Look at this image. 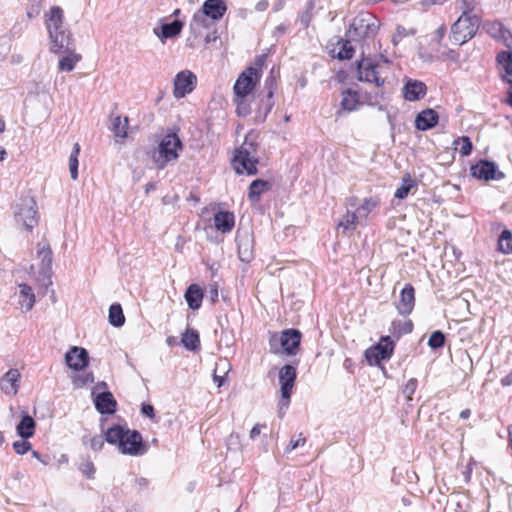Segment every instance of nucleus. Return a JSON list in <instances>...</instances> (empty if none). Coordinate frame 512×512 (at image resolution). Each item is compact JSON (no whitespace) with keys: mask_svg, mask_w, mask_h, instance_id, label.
<instances>
[{"mask_svg":"<svg viewBox=\"0 0 512 512\" xmlns=\"http://www.w3.org/2000/svg\"><path fill=\"white\" fill-rule=\"evenodd\" d=\"M49 36L50 51H66L72 43V34L64 23V12L59 6H53L44 14Z\"/></svg>","mask_w":512,"mask_h":512,"instance_id":"nucleus-1","label":"nucleus"},{"mask_svg":"<svg viewBox=\"0 0 512 512\" xmlns=\"http://www.w3.org/2000/svg\"><path fill=\"white\" fill-rule=\"evenodd\" d=\"M106 441L117 445L118 450L125 455L140 456L147 452V446L138 431L119 425H114L106 431Z\"/></svg>","mask_w":512,"mask_h":512,"instance_id":"nucleus-2","label":"nucleus"},{"mask_svg":"<svg viewBox=\"0 0 512 512\" xmlns=\"http://www.w3.org/2000/svg\"><path fill=\"white\" fill-rule=\"evenodd\" d=\"M257 143L256 135H246L242 145L235 150L232 166L237 174L255 175L257 173Z\"/></svg>","mask_w":512,"mask_h":512,"instance_id":"nucleus-3","label":"nucleus"},{"mask_svg":"<svg viewBox=\"0 0 512 512\" xmlns=\"http://www.w3.org/2000/svg\"><path fill=\"white\" fill-rule=\"evenodd\" d=\"M183 150L178 134L168 130L161 138L154 152L153 160L158 169H164L169 163L175 162Z\"/></svg>","mask_w":512,"mask_h":512,"instance_id":"nucleus-4","label":"nucleus"},{"mask_svg":"<svg viewBox=\"0 0 512 512\" xmlns=\"http://www.w3.org/2000/svg\"><path fill=\"white\" fill-rule=\"evenodd\" d=\"M391 61L383 54L379 60L370 57H364L358 62V80L374 84L376 87H382L385 84V65Z\"/></svg>","mask_w":512,"mask_h":512,"instance_id":"nucleus-5","label":"nucleus"},{"mask_svg":"<svg viewBox=\"0 0 512 512\" xmlns=\"http://www.w3.org/2000/svg\"><path fill=\"white\" fill-rule=\"evenodd\" d=\"M14 220L17 226L26 232H32V230L38 225V207L33 197H23L14 206Z\"/></svg>","mask_w":512,"mask_h":512,"instance_id":"nucleus-6","label":"nucleus"},{"mask_svg":"<svg viewBox=\"0 0 512 512\" xmlns=\"http://www.w3.org/2000/svg\"><path fill=\"white\" fill-rule=\"evenodd\" d=\"M378 21L369 13H362L353 19L347 37L356 42H366L375 37Z\"/></svg>","mask_w":512,"mask_h":512,"instance_id":"nucleus-7","label":"nucleus"},{"mask_svg":"<svg viewBox=\"0 0 512 512\" xmlns=\"http://www.w3.org/2000/svg\"><path fill=\"white\" fill-rule=\"evenodd\" d=\"M478 28V17L471 13L463 12L451 27L450 38L455 44L462 45L476 35Z\"/></svg>","mask_w":512,"mask_h":512,"instance_id":"nucleus-8","label":"nucleus"},{"mask_svg":"<svg viewBox=\"0 0 512 512\" xmlns=\"http://www.w3.org/2000/svg\"><path fill=\"white\" fill-rule=\"evenodd\" d=\"M301 333L296 329H286L280 335L273 334L269 341L270 352L287 355H296L301 341Z\"/></svg>","mask_w":512,"mask_h":512,"instance_id":"nucleus-9","label":"nucleus"},{"mask_svg":"<svg viewBox=\"0 0 512 512\" xmlns=\"http://www.w3.org/2000/svg\"><path fill=\"white\" fill-rule=\"evenodd\" d=\"M297 377L296 367L293 365H285L279 371V383L281 386V400L279 402L280 409L288 408L291 398L292 389Z\"/></svg>","mask_w":512,"mask_h":512,"instance_id":"nucleus-10","label":"nucleus"},{"mask_svg":"<svg viewBox=\"0 0 512 512\" xmlns=\"http://www.w3.org/2000/svg\"><path fill=\"white\" fill-rule=\"evenodd\" d=\"M261 78L260 69L250 66L246 68L237 78L233 91L234 95H247L255 88Z\"/></svg>","mask_w":512,"mask_h":512,"instance_id":"nucleus-11","label":"nucleus"},{"mask_svg":"<svg viewBox=\"0 0 512 512\" xmlns=\"http://www.w3.org/2000/svg\"><path fill=\"white\" fill-rule=\"evenodd\" d=\"M394 349V343L389 336L382 337L381 341L370 347L365 352V357L370 365H378L381 360L391 358Z\"/></svg>","mask_w":512,"mask_h":512,"instance_id":"nucleus-12","label":"nucleus"},{"mask_svg":"<svg viewBox=\"0 0 512 512\" xmlns=\"http://www.w3.org/2000/svg\"><path fill=\"white\" fill-rule=\"evenodd\" d=\"M197 77L190 70H183L176 74L173 81V95L181 99L190 94L196 87Z\"/></svg>","mask_w":512,"mask_h":512,"instance_id":"nucleus-13","label":"nucleus"},{"mask_svg":"<svg viewBox=\"0 0 512 512\" xmlns=\"http://www.w3.org/2000/svg\"><path fill=\"white\" fill-rule=\"evenodd\" d=\"M356 202L357 199L355 197H350L346 200V213L338 223V229L342 230V233L354 231L358 225H362L364 223L363 219L358 216V212L354 208L356 206Z\"/></svg>","mask_w":512,"mask_h":512,"instance_id":"nucleus-14","label":"nucleus"},{"mask_svg":"<svg viewBox=\"0 0 512 512\" xmlns=\"http://www.w3.org/2000/svg\"><path fill=\"white\" fill-rule=\"evenodd\" d=\"M238 255L242 262L249 263L254 259V239L248 230H238L236 234Z\"/></svg>","mask_w":512,"mask_h":512,"instance_id":"nucleus-15","label":"nucleus"},{"mask_svg":"<svg viewBox=\"0 0 512 512\" xmlns=\"http://www.w3.org/2000/svg\"><path fill=\"white\" fill-rule=\"evenodd\" d=\"M471 175L480 180H500L504 178V174L499 171L495 163L482 160L471 167Z\"/></svg>","mask_w":512,"mask_h":512,"instance_id":"nucleus-16","label":"nucleus"},{"mask_svg":"<svg viewBox=\"0 0 512 512\" xmlns=\"http://www.w3.org/2000/svg\"><path fill=\"white\" fill-rule=\"evenodd\" d=\"M65 362L70 369L81 371L89 364V355L85 348L73 346L65 354Z\"/></svg>","mask_w":512,"mask_h":512,"instance_id":"nucleus-17","label":"nucleus"},{"mask_svg":"<svg viewBox=\"0 0 512 512\" xmlns=\"http://www.w3.org/2000/svg\"><path fill=\"white\" fill-rule=\"evenodd\" d=\"M21 373L16 368L9 369L0 377V390L8 396H15L20 388Z\"/></svg>","mask_w":512,"mask_h":512,"instance_id":"nucleus-18","label":"nucleus"},{"mask_svg":"<svg viewBox=\"0 0 512 512\" xmlns=\"http://www.w3.org/2000/svg\"><path fill=\"white\" fill-rule=\"evenodd\" d=\"M415 305V290L411 284H406L401 290L400 298L395 303V307L399 314L409 315Z\"/></svg>","mask_w":512,"mask_h":512,"instance_id":"nucleus-19","label":"nucleus"},{"mask_svg":"<svg viewBox=\"0 0 512 512\" xmlns=\"http://www.w3.org/2000/svg\"><path fill=\"white\" fill-rule=\"evenodd\" d=\"M55 54H63L58 62V69L62 72H71L76 64L81 61L82 57L80 54L75 52L74 40L69 44L66 51H51Z\"/></svg>","mask_w":512,"mask_h":512,"instance_id":"nucleus-20","label":"nucleus"},{"mask_svg":"<svg viewBox=\"0 0 512 512\" xmlns=\"http://www.w3.org/2000/svg\"><path fill=\"white\" fill-rule=\"evenodd\" d=\"M487 33L507 47H512V34L499 21H490L485 24Z\"/></svg>","mask_w":512,"mask_h":512,"instance_id":"nucleus-21","label":"nucleus"},{"mask_svg":"<svg viewBox=\"0 0 512 512\" xmlns=\"http://www.w3.org/2000/svg\"><path fill=\"white\" fill-rule=\"evenodd\" d=\"M183 27L184 23L175 19L171 23H163L160 27H155L153 33L162 43H165L167 39L178 36Z\"/></svg>","mask_w":512,"mask_h":512,"instance_id":"nucleus-22","label":"nucleus"},{"mask_svg":"<svg viewBox=\"0 0 512 512\" xmlns=\"http://www.w3.org/2000/svg\"><path fill=\"white\" fill-rule=\"evenodd\" d=\"M36 422L25 409L21 410L20 421L16 425V433L22 439H29L35 434Z\"/></svg>","mask_w":512,"mask_h":512,"instance_id":"nucleus-23","label":"nucleus"},{"mask_svg":"<svg viewBox=\"0 0 512 512\" xmlns=\"http://www.w3.org/2000/svg\"><path fill=\"white\" fill-rule=\"evenodd\" d=\"M426 92L425 83L418 80H408L403 88V96L407 101H418L426 95Z\"/></svg>","mask_w":512,"mask_h":512,"instance_id":"nucleus-24","label":"nucleus"},{"mask_svg":"<svg viewBox=\"0 0 512 512\" xmlns=\"http://www.w3.org/2000/svg\"><path fill=\"white\" fill-rule=\"evenodd\" d=\"M18 304L22 312L27 313L34 307L36 302L33 289L27 284H19Z\"/></svg>","mask_w":512,"mask_h":512,"instance_id":"nucleus-25","label":"nucleus"},{"mask_svg":"<svg viewBox=\"0 0 512 512\" xmlns=\"http://www.w3.org/2000/svg\"><path fill=\"white\" fill-rule=\"evenodd\" d=\"M201 10L213 21H218L225 14L227 7L222 0H206Z\"/></svg>","mask_w":512,"mask_h":512,"instance_id":"nucleus-26","label":"nucleus"},{"mask_svg":"<svg viewBox=\"0 0 512 512\" xmlns=\"http://www.w3.org/2000/svg\"><path fill=\"white\" fill-rule=\"evenodd\" d=\"M214 226L222 233H229L235 226V216L229 211H218L214 215Z\"/></svg>","mask_w":512,"mask_h":512,"instance_id":"nucleus-27","label":"nucleus"},{"mask_svg":"<svg viewBox=\"0 0 512 512\" xmlns=\"http://www.w3.org/2000/svg\"><path fill=\"white\" fill-rule=\"evenodd\" d=\"M364 104L359 93L353 89H345L342 92L341 108L347 112L357 110Z\"/></svg>","mask_w":512,"mask_h":512,"instance_id":"nucleus-28","label":"nucleus"},{"mask_svg":"<svg viewBox=\"0 0 512 512\" xmlns=\"http://www.w3.org/2000/svg\"><path fill=\"white\" fill-rule=\"evenodd\" d=\"M438 122V114L433 109H426L420 112L415 119V126L418 130L433 128Z\"/></svg>","mask_w":512,"mask_h":512,"instance_id":"nucleus-29","label":"nucleus"},{"mask_svg":"<svg viewBox=\"0 0 512 512\" xmlns=\"http://www.w3.org/2000/svg\"><path fill=\"white\" fill-rule=\"evenodd\" d=\"M215 21L209 16L204 14L203 10H198L194 13L193 18L190 22V30L198 36L201 34V29H210Z\"/></svg>","mask_w":512,"mask_h":512,"instance_id":"nucleus-30","label":"nucleus"},{"mask_svg":"<svg viewBox=\"0 0 512 512\" xmlns=\"http://www.w3.org/2000/svg\"><path fill=\"white\" fill-rule=\"evenodd\" d=\"M185 300L190 309H199L203 300V291L201 287L197 284H191L185 292Z\"/></svg>","mask_w":512,"mask_h":512,"instance_id":"nucleus-31","label":"nucleus"},{"mask_svg":"<svg viewBox=\"0 0 512 512\" xmlns=\"http://www.w3.org/2000/svg\"><path fill=\"white\" fill-rule=\"evenodd\" d=\"M95 406L101 414H110L115 411L116 401L110 392H103L96 397Z\"/></svg>","mask_w":512,"mask_h":512,"instance_id":"nucleus-32","label":"nucleus"},{"mask_svg":"<svg viewBox=\"0 0 512 512\" xmlns=\"http://www.w3.org/2000/svg\"><path fill=\"white\" fill-rule=\"evenodd\" d=\"M274 106L273 91L270 89L265 97H263L258 105L255 119L258 122L265 121L267 115L270 113Z\"/></svg>","mask_w":512,"mask_h":512,"instance_id":"nucleus-33","label":"nucleus"},{"mask_svg":"<svg viewBox=\"0 0 512 512\" xmlns=\"http://www.w3.org/2000/svg\"><path fill=\"white\" fill-rule=\"evenodd\" d=\"M380 199L377 196H370L363 199L362 203L354 208L358 212V216L365 222L369 214L379 206Z\"/></svg>","mask_w":512,"mask_h":512,"instance_id":"nucleus-34","label":"nucleus"},{"mask_svg":"<svg viewBox=\"0 0 512 512\" xmlns=\"http://www.w3.org/2000/svg\"><path fill=\"white\" fill-rule=\"evenodd\" d=\"M181 342L187 350H198L200 347L198 332L194 329H187L186 332L182 335Z\"/></svg>","mask_w":512,"mask_h":512,"instance_id":"nucleus-35","label":"nucleus"},{"mask_svg":"<svg viewBox=\"0 0 512 512\" xmlns=\"http://www.w3.org/2000/svg\"><path fill=\"white\" fill-rule=\"evenodd\" d=\"M350 38L348 40L338 42L337 46L334 48L333 52H335V56L340 60H348L351 59L354 55L355 49L351 44Z\"/></svg>","mask_w":512,"mask_h":512,"instance_id":"nucleus-36","label":"nucleus"},{"mask_svg":"<svg viewBox=\"0 0 512 512\" xmlns=\"http://www.w3.org/2000/svg\"><path fill=\"white\" fill-rule=\"evenodd\" d=\"M109 323L114 327H121L125 323V317L120 304H112L109 308Z\"/></svg>","mask_w":512,"mask_h":512,"instance_id":"nucleus-37","label":"nucleus"},{"mask_svg":"<svg viewBox=\"0 0 512 512\" xmlns=\"http://www.w3.org/2000/svg\"><path fill=\"white\" fill-rule=\"evenodd\" d=\"M416 185H417L416 181L414 179H412L409 174H406L402 178L401 185L395 191V194H394L395 198L405 199L408 196L411 189L416 187Z\"/></svg>","mask_w":512,"mask_h":512,"instance_id":"nucleus-38","label":"nucleus"},{"mask_svg":"<svg viewBox=\"0 0 512 512\" xmlns=\"http://www.w3.org/2000/svg\"><path fill=\"white\" fill-rule=\"evenodd\" d=\"M413 330V323L411 320H394L391 323L390 331L393 335H396L398 338L403 334H408Z\"/></svg>","mask_w":512,"mask_h":512,"instance_id":"nucleus-39","label":"nucleus"},{"mask_svg":"<svg viewBox=\"0 0 512 512\" xmlns=\"http://www.w3.org/2000/svg\"><path fill=\"white\" fill-rule=\"evenodd\" d=\"M498 251L503 254H512V232L508 229L502 231L498 238Z\"/></svg>","mask_w":512,"mask_h":512,"instance_id":"nucleus-40","label":"nucleus"},{"mask_svg":"<svg viewBox=\"0 0 512 512\" xmlns=\"http://www.w3.org/2000/svg\"><path fill=\"white\" fill-rule=\"evenodd\" d=\"M128 130V118H122L121 116H116L112 119V131L116 137L126 138Z\"/></svg>","mask_w":512,"mask_h":512,"instance_id":"nucleus-41","label":"nucleus"},{"mask_svg":"<svg viewBox=\"0 0 512 512\" xmlns=\"http://www.w3.org/2000/svg\"><path fill=\"white\" fill-rule=\"evenodd\" d=\"M268 188V182L263 180H254L249 186L248 197L252 202L259 200L260 195Z\"/></svg>","mask_w":512,"mask_h":512,"instance_id":"nucleus-42","label":"nucleus"},{"mask_svg":"<svg viewBox=\"0 0 512 512\" xmlns=\"http://www.w3.org/2000/svg\"><path fill=\"white\" fill-rule=\"evenodd\" d=\"M236 104V113L238 116L245 117L251 113V106L247 95H234Z\"/></svg>","mask_w":512,"mask_h":512,"instance_id":"nucleus-43","label":"nucleus"},{"mask_svg":"<svg viewBox=\"0 0 512 512\" xmlns=\"http://www.w3.org/2000/svg\"><path fill=\"white\" fill-rule=\"evenodd\" d=\"M80 153V145L78 143L74 144L73 150L69 157V171L71 174V178L76 180L78 178V156Z\"/></svg>","mask_w":512,"mask_h":512,"instance_id":"nucleus-44","label":"nucleus"},{"mask_svg":"<svg viewBox=\"0 0 512 512\" xmlns=\"http://www.w3.org/2000/svg\"><path fill=\"white\" fill-rule=\"evenodd\" d=\"M454 145L456 146V149L459 150L462 156H468L472 151V143L469 137L467 136H462L456 139L454 141Z\"/></svg>","mask_w":512,"mask_h":512,"instance_id":"nucleus-45","label":"nucleus"},{"mask_svg":"<svg viewBox=\"0 0 512 512\" xmlns=\"http://www.w3.org/2000/svg\"><path fill=\"white\" fill-rule=\"evenodd\" d=\"M497 60L503 65L506 75L512 76V52L503 51L499 53Z\"/></svg>","mask_w":512,"mask_h":512,"instance_id":"nucleus-46","label":"nucleus"},{"mask_svg":"<svg viewBox=\"0 0 512 512\" xmlns=\"http://www.w3.org/2000/svg\"><path fill=\"white\" fill-rule=\"evenodd\" d=\"M445 342V335L441 331H434L428 340V345L432 349L441 348Z\"/></svg>","mask_w":512,"mask_h":512,"instance_id":"nucleus-47","label":"nucleus"},{"mask_svg":"<svg viewBox=\"0 0 512 512\" xmlns=\"http://www.w3.org/2000/svg\"><path fill=\"white\" fill-rule=\"evenodd\" d=\"M42 1L43 0H29L26 8L28 18L32 19L40 14L42 9Z\"/></svg>","mask_w":512,"mask_h":512,"instance_id":"nucleus-48","label":"nucleus"},{"mask_svg":"<svg viewBox=\"0 0 512 512\" xmlns=\"http://www.w3.org/2000/svg\"><path fill=\"white\" fill-rule=\"evenodd\" d=\"M79 470L82 472L83 475H85L87 478L89 479H93L94 478V474H95V467H94V464L92 463V461L90 459H84L80 464H79Z\"/></svg>","mask_w":512,"mask_h":512,"instance_id":"nucleus-49","label":"nucleus"},{"mask_svg":"<svg viewBox=\"0 0 512 512\" xmlns=\"http://www.w3.org/2000/svg\"><path fill=\"white\" fill-rule=\"evenodd\" d=\"M38 254L41 258L42 268L50 269L52 264V251L49 248H42L38 251Z\"/></svg>","mask_w":512,"mask_h":512,"instance_id":"nucleus-50","label":"nucleus"},{"mask_svg":"<svg viewBox=\"0 0 512 512\" xmlns=\"http://www.w3.org/2000/svg\"><path fill=\"white\" fill-rule=\"evenodd\" d=\"M105 441H106V435L104 437L102 435H95V436L91 437L88 441H84V442L88 443L92 450L100 451L103 448Z\"/></svg>","mask_w":512,"mask_h":512,"instance_id":"nucleus-51","label":"nucleus"},{"mask_svg":"<svg viewBox=\"0 0 512 512\" xmlns=\"http://www.w3.org/2000/svg\"><path fill=\"white\" fill-rule=\"evenodd\" d=\"M417 385L418 381L416 378H411L406 383L403 389V394L406 396L408 401L412 400V395L415 393Z\"/></svg>","mask_w":512,"mask_h":512,"instance_id":"nucleus-52","label":"nucleus"},{"mask_svg":"<svg viewBox=\"0 0 512 512\" xmlns=\"http://www.w3.org/2000/svg\"><path fill=\"white\" fill-rule=\"evenodd\" d=\"M93 382H94V376H93V373H91V372L85 373L82 375H77L73 379V383L75 384V386H78V387L84 386V385H87V384H90Z\"/></svg>","mask_w":512,"mask_h":512,"instance_id":"nucleus-53","label":"nucleus"},{"mask_svg":"<svg viewBox=\"0 0 512 512\" xmlns=\"http://www.w3.org/2000/svg\"><path fill=\"white\" fill-rule=\"evenodd\" d=\"M13 449L17 454L23 455L31 449V444L27 439L18 440L13 443Z\"/></svg>","mask_w":512,"mask_h":512,"instance_id":"nucleus-54","label":"nucleus"},{"mask_svg":"<svg viewBox=\"0 0 512 512\" xmlns=\"http://www.w3.org/2000/svg\"><path fill=\"white\" fill-rule=\"evenodd\" d=\"M306 442V438L300 433L297 439H291L289 445L286 448V452H291L292 450L298 448L299 446H303Z\"/></svg>","mask_w":512,"mask_h":512,"instance_id":"nucleus-55","label":"nucleus"},{"mask_svg":"<svg viewBox=\"0 0 512 512\" xmlns=\"http://www.w3.org/2000/svg\"><path fill=\"white\" fill-rule=\"evenodd\" d=\"M230 370V363L228 362L227 359H220L217 363H216V366H215V370L216 373L218 371L222 372L223 375L222 376H225L228 374Z\"/></svg>","mask_w":512,"mask_h":512,"instance_id":"nucleus-56","label":"nucleus"},{"mask_svg":"<svg viewBox=\"0 0 512 512\" xmlns=\"http://www.w3.org/2000/svg\"><path fill=\"white\" fill-rule=\"evenodd\" d=\"M141 413L150 419L155 417L154 407L151 404H142Z\"/></svg>","mask_w":512,"mask_h":512,"instance_id":"nucleus-57","label":"nucleus"},{"mask_svg":"<svg viewBox=\"0 0 512 512\" xmlns=\"http://www.w3.org/2000/svg\"><path fill=\"white\" fill-rule=\"evenodd\" d=\"M265 425L256 424L250 431L249 437L251 440H254L260 433L262 428H265Z\"/></svg>","mask_w":512,"mask_h":512,"instance_id":"nucleus-58","label":"nucleus"},{"mask_svg":"<svg viewBox=\"0 0 512 512\" xmlns=\"http://www.w3.org/2000/svg\"><path fill=\"white\" fill-rule=\"evenodd\" d=\"M218 38L217 31L213 29L212 31L208 32L205 37L204 41L206 44L216 41Z\"/></svg>","mask_w":512,"mask_h":512,"instance_id":"nucleus-59","label":"nucleus"},{"mask_svg":"<svg viewBox=\"0 0 512 512\" xmlns=\"http://www.w3.org/2000/svg\"><path fill=\"white\" fill-rule=\"evenodd\" d=\"M213 380L215 383H217L218 387H221L225 382V376L218 375L216 371L213 373Z\"/></svg>","mask_w":512,"mask_h":512,"instance_id":"nucleus-60","label":"nucleus"},{"mask_svg":"<svg viewBox=\"0 0 512 512\" xmlns=\"http://www.w3.org/2000/svg\"><path fill=\"white\" fill-rule=\"evenodd\" d=\"M209 293H210V298H211L212 302H215L218 299L217 287L215 285L213 287H211Z\"/></svg>","mask_w":512,"mask_h":512,"instance_id":"nucleus-61","label":"nucleus"},{"mask_svg":"<svg viewBox=\"0 0 512 512\" xmlns=\"http://www.w3.org/2000/svg\"><path fill=\"white\" fill-rule=\"evenodd\" d=\"M445 33H446V28L444 26H441L437 29L435 34H436L437 38L439 40H441L444 37Z\"/></svg>","mask_w":512,"mask_h":512,"instance_id":"nucleus-62","label":"nucleus"},{"mask_svg":"<svg viewBox=\"0 0 512 512\" xmlns=\"http://www.w3.org/2000/svg\"><path fill=\"white\" fill-rule=\"evenodd\" d=\"M267 7H268V2L267 1H260L256 5V9L258 11H264V10L267 9Z\"/></svg>","mask_w":512,"mask_h":512,"instance_id":"nucleus-63","label":"nucleus"},{"mask_svg":"<svg viewBox=\"0 0 512 512\" xmlns=\"http://www.w3.org/2000/svg\"><path fill=\"white\" fill-rule=\"evenodd\" d=\"M507 431H508L509 446H510V448L512 450V425L508 426Z\"/></svg>","mask_w":512,"mask_h":512,"instance_id":"nucleus-64","label":"nucleus"}]
</instances>
